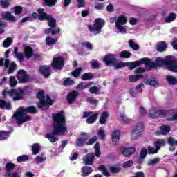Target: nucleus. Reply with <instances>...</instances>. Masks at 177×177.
Instances as JSON below:
<instances>
[{"mask_svg": "<svg viewBox=\"0 0 177 177\" xmlns=\"http://www.w3.org/2000/svg\"><path fill=\"white\" fill-rule=\"evenodd\" d=\"M39 71L44 77H49L50 75V66L48 65L40 66Z\"/></svg>", "mask_w": 177, "mask_h": 177, "instance_id": "aec40b11", "label": "nucleus"}, {"mask_svg": "<svg viewBox=\"0 0 177 177\" xmlns=\"http://www.w3.org/2000/svg\"><path fill=\"white\" fill-rule=\"evenodd\" d=\"M37 12L39 15V20H48V26L50 27V28H55L56 27V19L52 18L50 15H48V14L44 12L43 8H39L37 10Z\"/></svg>", "mask_w": 177, "mask_h": 177, "instance_id": "1a4fd4ad", "label": "nucleus"}, {"mask_svg": "<svg viewBox=\"0 0 177 177\" xmlns=\"http://www.w3.org/2000/svg\"><path fill=\"white\" fill-rule=\"evenodd\" d=\"M0 107L6 109V110H10V109H12V105L9 102H6L5 100H0Z\"/></svg>", "mask_w": 177, "mask_h": 177, "instance_id": "f704fd0d", "label": "nucleus"}, {"mask_svg": "<svg viewBox=\"0 0 177 177\" xmlns=\"http://www.w3.org/2000/svg\"><path fill=\"white\" fill-rule=\"evenodd\" d=\"M142 136L141 133L136 131V130L133 129L131 133V140H138L139 138Z\"/></svg>", "mask_w": 177, "mask_h": 177, "instance_id": "2f4dec72", "label": "nucleus"}, {"mask_svg": "<svg viewBox=\"0 0 177 177\" xmlns=\"http://www.w3.org/2000/svg\"><path fill=\"white\" fill-rule=\"evenodd\" d=\"M94 149L95 150V157H97V158H99V157H100V154H101V151H100V145L97 142L95 146H94Z\"/></svg>", "mask_w": 177, "mask_h": 177, "instance_id": "a19ab883", "label": "nucleus"}, {"mask_svg": "<svg viewBox=\"0 0 177 177\" xmlns=\"http://www.w3.org/2000/svg\"><path fill=\"white\" fill-rule=\"evenodd\" d=\"M145 129V126L143 125L142 122H138L136 124L135 128L133 129L134 131H136L137 132H139L142 134V132H143Z\"/></svg>", "mask_w": 177, "mask_h": 177, "instance_id": "c9c22d12", "label": "nucleus"}, {"mask_svg": "<svg viewBox=\"0 0 177 177\" xmlns=\"http://www.w3.org/2000/svg\"><path fill=\"white\" fill-rule=\"evenodd\" d=\"M160 135H168L171 131V127L168 125H163L160 127Z\"/></svg>", "mask_w": 177, "mask_h": 177, "instance_id": "c85d7f7f", "label": "nucleus"}, {"mask_svg": "<svg viewBox=\"0 0 177 177\" xmlns=\"http://www.w3.org/2000/svg\"><path fill=\"white\" fill-rule=\"evenodd\" d=\"M143 75H132L129 76L130 82H136L138 80H142Z\"/></svg>", "mask_w": 177, "mask_h": 177, "instance_id": "58836bf2", "label": "nucleus"}, {"mask_svg": "<svg viewBox=\"0 0 177 177\" xmlns=\"http://www.w3.org/2000/svg\"><path fill=\"white\" fill-rule=\"evenodd\" d=\"M28 160V156L26 155H22L19 156L17 159V162H24L25 161Z\"/></svg>", "mask_w": 177, "mask_h": 177, "instance_id": "3c124183", "label": "nucleus"}, {"mask_svg": "<svg viewBox=\"0 0 177 177\" xmlns=\"http://www.w3.org/2000/svg\"><path fill=\"white\" fill-rule=\"evenodd\" d=\"M139 22V19L135 17H131L129 20V24L131 26H136Z\"/></svg>", "mask_w": 177, "mask_h": 177, "instance_id": "e2e57ef3", "label": "nucleus"}, {"mask_svg": "<svg viewBox=\"0 0 177 177\" xmlns=\"http://www.w3.org/2000/svg\"><path fill=\"white\" fill-rule=\"evenodd\" d=\"M121 136V133L120 131H113L111 133L112 142L113 145H117L118 142H120V136Z\"/></svg>", "mask_w": 177, "mask_h": 177, "instance_id": "5701e85b", "label": "nucleus"}, {"mask_svg": "<svg viewBox=\"0 0 177 177\" xmlns=\"http://www.w3.org/2000/svg\"><path fill=\"white\" fill-rule=\"evenodd\" d=\"M89 92L94 95H98L99 92H100V87L96 86H93L90 88Z\"/></svg>", "mask_w": 177, "mask_h": 177, "instance_id": "de8ad7c7", "label": "nucleus"}, {"mask_svg": "<svg viewBox=\"0 0 177 177\" xmlns=\"http://www.w3.org/2000/svg\"><path fill=\"white\" fill-rule=\"evenodd\" d=\"M129 45L130 46V48H132V49H133L134 50H138V49H139V46H138V44H135L133 42V41L130 40L129 41Z\"/></svg>", "mask_w": 177, "mask_h": 177, "instance_id": "bf43d9fd", "label": "nucleus"}, {"mask_svg": "<svg viewBox=\"0 0 177 177\" xmlns=\"http://www.w3.org/2000/svg\"><path fill=\"white\" fill-rule=\"evenodd\" d=\"M27 113H36L35 107H20L17 110L16 113H14L12 117L13 118H15L17 123L19 125H21V124H24V122H27V121H31V116L26 115Z\"/></svg>", "mask_w": 177, "mask_h": 177, "instance_id": "f03ea898", "label": "nucleus"}, {"mask_svg": "<svg viewBox=\"0 0 177 177\" xmlns=\"http://www.w3.org/2000/svg\"><path fill=\"white\" fill-rule=\"evenodd\" d=\"M166 80L168 84H169L170 85H176L177 84V79L174 76L169 75L167 77Z\"/></svg>", "mask_w": 177, "mask_h": 177, "instance_id": "e433bc0d", "label": "nucleus"}, {"mask_svg": "<svg viewBox=\"0 0 177 177\" xmlns=\"http://www.w3.org/2000/svg\"><path fill=\"white\" fill-rule=\"evenodd\" d=\"M156 63L159 67L166 66L170 71L177 73V62H175L172 56H167L165 59L158 57L156 59Z\"/></svg>", "mask_w": 177, "mask_h": 177, "instance_id": "20e7f679", "label": "nucleus"}, {"mask_svg": "<svg viewBox=\"0 0 177 177\" xmlns=\"http://www.w3.org/2000/svg\"><path fill=\"white\" fill-rule=\"evenodd\" d=\"M147 152H148L147 149H146L145 148H142L140 152V158L142 159L146 158Z\"/></svg>", "mask_w": 177, "mask_h": 177, "instance_id": "69168bd1", "label": "nucleus"}, {"mask_svg": "<svg viewBox=\"0 0 177 177\" xmlns=\"http://www.w3.org/2000/svg\"><path fill=\"white\" fill-rule=\"evenodd\" d=\"M93 169L91 168L89 166H85L84 167L82 168V175L83 177H86L90 174H92Z\"/></svg>", "mask_w": 177, "mask_h": 177, "instance_id": "a878e982", "label": "nucleus"}, {"mask_svg": "<svg viewBox=\"0 0 177 177\" xmlns=\"http://www.w3.org/2000/svg\"><path fill=\"white\" fill-rule=\"evenodd\" d=\"M44 2L47 6H54V5H56V2H57V0H44Z\"/></svg>", "mask_w": 177, "mask_h": 177, "instance_id": "13d9d810", "label": "nucleus"}, {"mask_svg": "<svg viewBox=\"0 0 177 177\" xmlns=\"http://www.w3.org/2000/svg\"><path fill=\"white\" fill-rule=\"evenodd\" d=\"M4 66L6 67V68H8V73L12 74V73H13V71L16 70V62H10L9 59H7L5 60Z\"/></svg>", "mask_w": 177, "mask_h": 177, "instance_id": "a211bd4d", "label": "nucleus"}, {"mask_svg": "<svg viewBox=\"0 0 177 177\" xmlns=\"http://www.w3.org/2000/svg\"><path fill=\"white\" fill-rule=\"evenodd\" d=\"M104 26V21L102 19H95L93 26H89V31L93 32V34H100L102 32V28Z\"/></svg>", "mask_w": 177, "mask_h": 177, "instance_id": "9d476101", "label": "nucleus"}, {"mask_svg": "<svg viewBox=\"0 0 177 177\" xmlns=\"http://www.w3.org/2000/svg\"><path fill=\"white\" fill-rule=\"evenodd\" d=\"M45 42L46 45H47L48 46H52V45H55V44L57 42V39L47 36Z\"/></svg>", "mask_w": 177, "mask_h": 177, "instance_id": "473e14b6", "label": "nucleus"}, {"mask_svg": "<svg viewBox=\"0 0 177 177\" xmlns=\"http://www.w3.org/2000/svg\"><path fill=\"white\" fill-rule=\"evenodd\" d=\"M73 84L74 80H71V78H66L63 83L64 86H69V85H73Z\"/></svg>", "mask_w": 177, "mask_h": 177, "instance_id": "864d4df0", "label": "nucleus"}, {"mask_svg": "<svg viewBox=\"0 0 177 177\" xmlns=\"http://www.w3.org/2000/svg\"><path fill=\"white\" fill-rule=\"evenodd\" d=\"M109 117V112L104 111L102 113L101 118L100 119V124H106V121H107V118Z\"/></svg>", "mask_w": 177, "mask_h": 177, "instance_id": "4c0bfd02", "label": "nucleus"}, {"mask_svg": "<svg viewBox=\"0 0 177 177\" xmlns=\"http://www.w3.org/2000/svg\"><path fill=\"white\" fill-rule=\"evenodd\" d=\"M53 133L47 134L46 138L51 143H55L59 140V138L55 135H64L67 133V127H66V118L64 113L59 112L53 115Z\"/></svg>", "mask_w": 177, "mask_h": 177, "instance_id": "f257e3e1", "label": "nucleus"}, {"mask_svg": "<svg viewBox=\"0 0 177 177\" xmlns=\"http://www.w3.org/2000/svg\"><path fill=\"white\" fill-rule=\"evenodd\" d=\"M176 19V15L175 13H170L168 17L165 19V23H172Z\"/></svg>", "mask_w": 177, "mask_h": 177, "instance_id": "ea45409f", "label": "nucleus"}, {"mask_svg": "<svg viewBox=\"0 0 177 177\" xmlns=\"http://www.w3.org/2000/svg\"><path fill=\"white\" fill-rule=\"evenodd\" d=\"M167 48L168 46L167 45V43H165V41H161L158 43L157 44V50H158V52H164L167 50Z\"/></svg>", "mask_w": 177, "mask_h": 177, "instance_id": "cd10ccee", "label": "nucleus"}, {"mask_svg": "<svg viewBox=\"0 0 177 177\" xmlns=\"http://www.w3.org/2000/svg\"><path fill=\"white\" fill-rule=\"evenodd\" d=\"M165 145V140H159L155 142V147H149L147 151L148 154H157L158 153V150L161 149V146H164Z\"/></svg>", "mask_w": 177, "mask_h": 177, "instance_id": "ddd939ff", "label": "nucleus"}, {"mask_svg": "<svg viewBox=\"0 0 177 177\" xmlns=\"http://www.w3.org/2000/svg\"><path fill=\"white\" fill-rule=\"evenodd\" d=\"M143 88H145V85L143 84H140L136 87V92L137 93H140L143 91Z\"/></svg>", "mask_w": 177, "mask_h": 177, "instance_id": "052dcab7", "label": "nucleus"}, {"mask_svg": "<svg viewBox=\"0 0 177 177\" xmlns=\"http://www.w3.org/2000/svg\"><path fill=\"white\" fill-rule=\"evenodd\" d=\"M142 63V64H145V66H148L151 68H154V67H156V64L149 58H142L140 61L126 62V67H129V70H133L136 68V67H139Z\"/></svg>", "mask_w": 177, "mask_h": 177, "instance_id": "423d86ee", "label": "nucleus"}, {"mask_svg": "<svg viewBox=\"0 0 177 177\" xmlns=\"http://www.w3.org/2000/svg\"><path fill=\"white\" fill-rule=\"evenodd\" d=\"M45 34H52L55 35L56 34H59L60 32V28H48L44 30Z\"/></svg>", "mask_w": 177, "mask_h": 177, "instance_id": "bb28decb", "label": "nucleus"}, {"mask_svg": "<svg viewBox=\"0 0 177 177\" xmlns=\"http://www.w3.org/2000/svg\"><path fill=\"white\" fill-rule=\"evenodd\" d=\"M99 113H93V112H84L83 113V118H87V124H93L95 121L97 119Z\"/></svg>", "mask_w": 177, "mask_h": 177, "instance_id": "4468645a", "label": "nucleus"}, {"mask_svg": "<svg viewBox=\"0 0 177 177\" xmlns=\"http://www.w3.org/2000/svg\"><path fill=\"white\" fill-rule=\"evenodd\" d=\"M17 85V80H16V77L11 76L10 77V86L11 88H15Z\"/></svg>", "mask_w": 177, "mask_h": 177, "instance_id": "c03bdc74", "label": "nucleus"}, {"mask_svg": "<svg viewBox=\"0 0 177 177\" xmlns=\"http://www.w3.org/2000/svg\"><path fill=\"white\" fill-rule=\"evenodd\" d=\"M17 78L21 84H23V82H27V81L30 80L28 75H27L24 70H19L18 71Z\"/></svg>", "mask_w": 177, "mask_h": 177, "instance_id": "2eb2a0df", "label": "nucleus"}, {"mask_svg": "<svg viewBox=\"0 0 177 177\" xmlns=\"http://www.w3.org/2000/svg\"><path fill=\"white\" fill-rule=\"evenodd\" d=\"M169 115V120L170 121H176L177 120V110L171 109L167 111Z\"/></svg>", "mask_w": 177, "mask_h": 177, "instance_id": "b1692460", "label": "nucleus"}, {"mask_svg": "<svg viewBox=\"0 0 177 177\" xmlns=\"http://www.w3.org/2000/svg\"><path fill=\"white\" fill-rule=\"evenodd\" d=\"M114 60H115V56L113 54H109L106 55L103 59V62L105 63V64H106V66L113 64V63H114Z\"/></svg>", "mask_w": 177, "mask_h": 177, "instance_id": "4be33fe9", "label": "nucleus"}, {"mask_svg": "<svg viewBox=\"0 0 177 177\" xmlns=\"http://www.w3.org/2000/svg\"><path fill=\"white\" fill-rule=\"evenodd\" d=\"M15 164L13 163H7L6 165V171H7V172H9L10 171H13V169H15Z\"/></svg>", "mask_w": 177, "mask_h": 177, "instance_id": "6e6d98bb", "label": "nucleus"}, {"mask_svg": "<svg viewBox=\"0 0 177 177\" xmlns=\"http://www.w3.org/2000/svg\"><path fill=\"white\" fill-rule=\"evenodd\" d=\"M5 177H20V174H19L17 172H7L5 175Z\"/></svg>", "mask_w": 177, "mask_h": 177, "instance_id": "680f3d73", "label": "nucleus"}, {"mask_svg": "<svg viewBox=\"0 0 177 177\" xmlns=\"http://www.w3.org/2000/svg\"><path fill=\"white\" fill-rule=\"evenodd\" d=\"M12 42H13V40H12L11 37L7 38L3 44V48H9L10 45H12Z\"/></svg>", "mask_w": 177, "mask_h": 177, "instance_id": "8fccbe9b", "label": "nucleus"}, {"mask_svg": "<svg viewBox=\"0 0 177 177\" xmlns=\"http://www.w3.org/2000/svg\"><path fill=\"white\" fill-rule=\"evenodd\" d=\"M119 117L124 124H129L131 122V119L128 118L127 117L125 116V115L122 113H120L119 114Z\"/></svg>", "mask_w": 177, "mask_h": 177, "instance_id": "37998d69", "label": "nucleus"}, {"mask_svg": "<svg viewBox=\"0 0 177 177\" xmlns=\"http://www.w3.org/2000/svg\"><path fill=\"white\" fill-rule=\"evenodd\" d=\"M35 160L37 164L45 162L46 161V155L45 153H42L41 155L37 156Z\"/></svg>", "mask_w": 177, "mask_h": 177, "instance_id": "7c9ffc66", "label": "nucleus"}, {"mask_svg": "<svg viewBox=\"0 0 177 177\" xmlns=\"http://www.w3.org/2000/svg\"><path fill=\"white\" fill-rule=\"evenodd\" d=\"M93 78V74L88 73H84L82 76V80L83 81H88V80H92Z\"/></svg>", "mask_w": 177, "mask_h": 177, "instance_id": "49530a36", "label": "nucleus"}, {"mask_svg": "<svg viewBox=\"0 0 177 177\" xmlns=\"http://www.w3.org/2000/svg\"><path fill=\"white\" fill-rule=\"evenodd\" d=\"M88 138V134L85 133H82V136L76 140V146H84V145H86Z\"/></svg>", "mask_w": 177, "mask_h": 177, "instance_id": "6ab92c4d", "label": "nucleus"}, {"mask_svg": "<svg viewBox=\"0 0 177 177\" xmlns=\"http://www.w3.org/2000/svg\"><path fill=\"white\" fill-rule=\"evenodd\" d=\"M120 151L122 156L124 157H131L132 154H135V151H136V147H129V148H125L122 147L120 149Z\"/></svg>", "mask_w": 177, "mask_h": 177, "instance_id": "dca6fc26", "label": "nucleus"}, {"mask_svg": "<svg viewBox=\"0 0 177 177\" xmlns=\"http://www.w3.org/2000/svg\"><path fill=\"white\" fill-rule=\"evenodd\" d=\"M10 135V132L8 131H0V140H5Z\"/></svg>", "mask_w": 177, "mask_h": 177, "instance_id": "a18cd8bd", "label": "nucleus"}, {"mask_svg": "<svg viewBox=\"0 0 177 177\" xmlns=\"http://www.w3.org/2000/svg\"><path fill=\"white\" fill-rule=\"evenodd\" d=\"M160 162L159 158L151 159L148 160L147 165H156V164H158Z\"/></svg>", "mask_w": 177, "mask_h": 177, "instance_id": "4d7b16f0", "label": "nucleus"}, {"mask_svg": "<svg viewBox=\"0 0 177 177\" xmlns=\"http://www.w3.org/2000/svg\"><path fill=\"white\" fill-rule=\"evenodd\" d=\"M1 17L4 20H8V21H16V17L10 13V12H3L1 13Z\"/></svg>", "mask_w": 177, "mask_h": 177, "instance_id": "412c9836", "label": "nucleus"}, {"mask_svg": "<svg viewBox=\"0 0 177 177\" xmlns=\"http://www.w3.org/2000/svg\"><path fill=\"white\" fill-rule=\"evenodd\" d=\"M41 149V145L38 143H35L32 146V153L33 156H37L38 153H39V150Z\"/></svg>", "mask_w": 177, "mask_h": 177, "instance_id": "72a5a7b5", "label": "nucleus"}, {"mask_svg": "<svg viewBox=\"0 0 177 177\" xmlns=\"http://www.w3.org/2000/svg\"><path fill=\"white\" fill-rule=\"evenodd\" d=\"M113 67H115V68H122V67H127V62H116L113 64Z\"/></svg>", "mask_w": 177, "mask_h": 177, "instance_id": "09e8293b", "label": "nucleus"}, {"mask_svg": "<svg viewBox=\"0 0 177 177\" xmlns=\"http://www.w3.org/2000/svg\"><path fill=\"white\" fill-rule=\"evenodd\" d=\"M81 71H82V68H78L74 71H73L71 73V75H73V77H75V78H77V77H78V75L81 74Z\"/></svg>", "mask_w": 177, "mask_h": 177, "instance_id": "5fc2aeb1", "label": "nucleus"}, {"mask_svg": "<svg viewBox=\"0 0 177 177\" xmlns=\"http://www.w3.org/2000/svg\"><path fill=\"white\" fill-rule=\"evenodd\" d=\"M99 171H101V172L106 177H110V174L109 171H107V169H106V167L104 165H101L98 167Z\"/></svg>", "mask_w": 177, "mask_h": 177, "instance_id": "79ce46f5", "label": "nucleus"}, {"mask_svg": "<svg viewBox=\"0 0 177 177\" xmlns=\"http://www.w3.org/2000/svg\"><path fill=\"white\" fill-rule=\"evenodd\" d=\"M148 115L149 118L153 119L164 117V111L160 110L159 107L153 106L149 109Z\"/></svg>", "mask_w": 177, "mask_h": 177, "instance_id": "9b49d317", "label": "nucleus"}, {"mask_svg": "<svg viewBox=\"0 0 177 177\" xmlns=\"http://www.w3.org/2000/svg\"><path fill=\"white\" fill-rule=\"evenodd\" d=\"M37 98L39 102L37 104V107L39 109H42V107H45V106H52L53 104V100L49 98V96H46L45 100V92L44 91H40L37 93Z\"/></svg>", "mask_w": 177, "mask_h": 177, "instance_id": "6e6552de", "label": "nucleus"}, {"mask_svg": "<svg viewBox=\"0 0 177 177\" xmlns=\"http://www.w3.org/2000/svg\"><path fill=\"white\" fill-rule=\"evenodd\" d=\"M77 96H78V92L73 91L68 95L67 101L68 102V103H73L75 101Z\"/></svg>", "mask_w": 177, "mask_h": 177, "instance_id": "393cba45", "label": "nucleus"}, {"mask_svg": "<svg viewBox=\"0 0 177 177\" xmlns=\"http://www.w3.org/2000/svg\"><path fill=\"white\" fill-rule=\"evenodd\" d=\"M95 161V154L91 153L85 155L83 157V162L85 165H92Z\"/></svg>", "mask_w": 177, "mask_h": 177, "instance_id": "f3484780", "label": "nucleus"}, {"mask_svg": "<svg viewBox=\"0 0 177 177\" xmlns=\"http://www.w3.org/2000/svg\"><path fill=\"white\" fill-rule=\"evenodd\" d=\"M167 142L170 146H176V140H175L172 137H169Z\"/></svg>", "mask_w": 177, "mask_h": 177, "instance_id": "774afa93", "label": "nucleus"}, {"mask_svg": "<svg viewBox=\"0 0 177 177\" xmlns=\"http://www.w3.org/2000/svg\"><path fill=\"white\" fill-rule=\"evenodd\" d=\"M19 48L15 47L14 48V55L15 57L19 60L20 63L24 62V58L26 57L28 59H31L34 56V49L30 46H26L24 48V54L23 53H18Z\"/></svg>", "mask_w": 177, "mask_h": 177, "instance_id": "39448f33", "label": "nucleus"}, {"mask_svg": "<svg viewBox=\"0 0 177 177\" xmlns=\"http://www.w3.org/2000/svg\"><path fill=\"white\" fill-rule=\"evenodd\" d=\"M120 57L124 58V59H129V57H131V53L128 52V51H122L120 53Z\"/></svg>", "mask_w": 177, "mask_h": 177, "instance_id": "603ef678", "label": "nucleus"}, {"mask_svg": "<svg viewBox=\"0 0 177 177\" xmlns=\"http://www.w3.org/2000/svg\"><path fill=\"white\" fill-rule=\"evenodd\" d=\"M3 96H10L15 101L21 100L24 97V90L22 88H18L16 89L6 90L3 91Z\"/></svg>", "mask_w": 177, "mask_h": 177, "instance_id": "0eeeda50", "label": "nucleus"}, {"mask_svg": "<svg viewBox=\"0 0 177 177\" xmlns=\"http://www.w3.org/2000/svg\"><path fill=\"white\" fill-rule=\"evenodd\" d=\"M133 165V162L132 160H128L123 163V167L131 168V167H132Z\"/></svg>", "mask_w": 177, "mask_h": 177, "instance_id": "0e129e2a", "label": "nucleus"}, {"mask_svg": "<svg viewBox=\"0 0 177 177\" xmlns=\"http://www.w3.org/2000/svg\"><path fill=\"white\" fill-rule=\"evenodd\" d=\"M128 19L125 15L115 16L110 19V23H115V27L120 34H127V26L125 25Z\"/></svg>", "mask_w": 177, "mask_h": 177, "instance_id": "7ed1b4c3", "label": "nucleus"}, {"mask_svg": "<svg viewBox=\"0 0 177 177\" xmlns=\"http://www.w3.org/2000/svg\"><path fill=\"white\" fill-rule=\"evenodd\" d=\"M147 85H151L152 86H157L158 85V80L156 77H151L148 80H145Z\"/></svg>", "mask_w": 177, "mask_h": 177, "instance_id": "c756f323", "label": "nucleus"}, {"mask_svg": "<svg viewBox=\"0 0 177 177\" xmlns=\"http://www.w3.org/2000/svg\"><path fill=\"white\" fill-rule=\"evenodd\" d=\"M22 10H23V8L21 6H17L14 8V13L15 15H20Z\"/></svg>", "mask_w": 177, "mask_h": 177, "instance_id": "338daca9", "label": "nucleus"}, {"mask_svg": "<svg viewBox=\"0 0 177 177\" xmlns=\"http://www.w3.org/2000/svg\"><path fill=\"white\" fill-rule=\"evenodd\" d=\"M51 64L53 68H55L56 70H62L64 66L63 57L59 55H55L53 59Z\"/></svg>", "mask_w": 177, "mask_h": 177, "instance_id": "f8f14e48", "label": "nucleus"}]
</instances>
